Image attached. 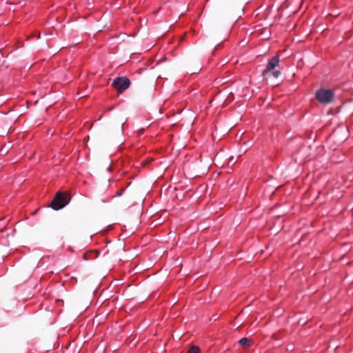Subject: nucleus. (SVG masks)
Segmentation results:
<instances>
[{
    "mask_svg": "<svg viewBox=\"0 0 353 353\" xmlns=\"http://www.w3.org/2000/svg\"><path fill=\"white\" fill-rule=\"evenodd\" d=\"M316 100L324 105L330 104L334 100V93L332 90L321 88L316 91Z\"/></svg>",
    "mask_w": 353,
    "mask_h": 353,
    "instance_id": "obj_2",
    "label": "nucleus"
},
{
    "mask_svg": "<svg viewBox=\"0 0 353 353\" xmlns=\"http://www.w3.org/2000/svg\"><path fill=\"white\" fill-rule=\"evenodd\" d=\"M281 75V72L279 70H273L270 72V77H273L275 79H277Z\"/></svg>",
    "mask_w": 353,
    "mask_h": 353,
    "instance_id": "obj_8",
    "label": "nucleus"
},
{
    "mask_svg": "<svg viewBox=\"0 0 353 353\" xmlns=\"http://www.w3.org/2000/svg\"><path fill=\"white\" fill-rule=\"evenodd\" d=\"M152 159H150L149 161H145V164L149 163Z\"/></svg>",
    "mask_w": 353,
    "mask_h": 353,
    "instance_id": "obj_9",
    "label": "nucleus"
},
{
    "mask_svg": "<svg viewBox=\"0 0 353 353\" xmlns=\"http://www.w3.org/2000/svg\"><path fill=\"white\" fill-rule=\"evenodd\" d=\"M70 201V195L67 192H57L51 201L50 207L56 210L65 206Z\"/></svg>",
    "mask_w": 353,
    "mask_h": 353,
    "instance_id": "obj_1",
    "label": "nucleus"
},
{
    "mask_svg": "<svg viewBox=\"0 0 353 353\" xmlns=\"http://www.w3.org/2000/svg\"><path fill=\"white\" fill-rule=\"evenodd\" d=\"M99 252L96 250L89 251L83 254V258L85 261L94 260L98 257Z\"/></svg>",
    "mask_w": 353,
    "mask_h": 353,
    "instance_id": "obj_5",
    "label": "nucleus"
},
{
    "mask_svg": "<svg viewBox=\"0 0 353 353\" xmlns=\"http://www.w3.org/2000/svg\"><path fill=\"white\" fill-rule=\"evenodd\" d=\"M239 343L243 347H248L251 345L252 341H251V339H249L246 337H243L241 339H240V341H239Z\"/></svg>",
    "mask_w": 353,
    "mask_h": 353,
    "instance_id": "obj_6",
    "label": "nucleus"
},
{
    "mask_svg": "<svg viewBox=\"0 0 353 353\" xmlns=\"http://www.w3.org/2000/svg\"><path fill=\"white\" fill-rule=\"evenodd\" d=\"M279 63V57L276 55L271 58L268 61L266 68L263 70L262 75L265 79H269L270 78V72L274 70Z\"/></svg>",
    "mask_w": 353,
    "mask_h": 353,
    "instance_id": "obj_4",
    "label": "nucleus"
},
{
    "mask_svg": "<svg viewBox=\"0 0 353 353\" xmlns=\"http://www.w3.org/2000/svg\"><path fill=\"white\" fill-rule=\"evenodd\" d=\"M130 85V81L126 77H117L113 80L112 86L119 93H122Z\"/></svg>",
    "mask_w": 353,
    "mask_h": 353,
    "instance_id": "obj_3",
    "label": "nucleus"
},
{
    "mask_svg": "<svg viewBox=\"0 0 353 353\" xmlns=\"http://www.w3.org/2000/svg\"><path fill=\"white\" fill-rule=\"evenodd\" d=\"M187 353H201V352H200V349L198 346L192 345L188 350Z\"/></svg>",
    "mask_w": 353,
    "mask_h": 353,
    "instance_id": "obj_7",
    "label": "nucleus"
}]
</instances>
